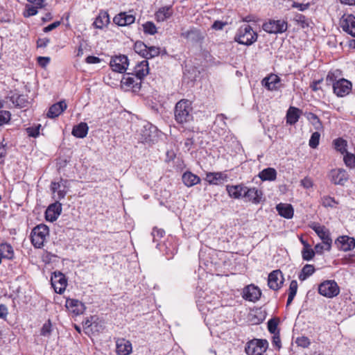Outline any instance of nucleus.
I'll list each match as a JSON object with an SVG mask.
<instances>
[{
	"label": "nucleus",
	"instance_id": "nucleus-1",
	"mask_svg": "<svg viewBox=\"0 0 355 355\" xmlns=\"http://www.w3.org/2000/svg\"><path fill=\"white\" fill-rule=\"evenodd\" d=\"M175 121L180 125L188 123L193 121L192 103L187 99H181L174 107Z\"/></svg>",
	"mask_w": 355,
	"mask_h": 355
},
{
	"label": "nucleus",
	"instance_id": "nucleus-2",
	"mask_svg": "<svg viewBox=\"0 0 355 355\" xmlns=\"http://www.w3.org/2000/svg\"><path fill=\"white\" fill-rule=\"evenodd\" d=\"M257 38L258 34L252 28L250 25L244 24L237 30L234 40L240 44L250 46L257 40Z\"/></svg>",
	"mask_w": 355,
	"mask_h": 355
},
{
	"label": "nucleus",
	"instance_id": "nucleus-3",
	"mask_svg": "<svg viewBox=\"0 0 355 355\" xmlns=\"http://www.w3.org/2000/svg\"><path fill=\"white\" fill-rule=\"evenodd\" d=\"M326 80L329 83L333 84L334 92L339 97L345 96L352 90L351 82L345 78L336 80L334 73L329 72Z\"/></svg>",
	"mask_w": 355,
	"mask_h": 355
},
{
	"label": "nucleus",
	"instance_id": "nucleus-4",
	"mask_svg": "<svg viewBox=\"0 0 355 355\" xmlns=\"http://www.w3.org/2000/svg\"><path fill=\"white\" fill-rule=\"evenodd\" d=\"M49 234V229L47 225L40 224L35 226L31 233V241L33 245L35 248H42Z\"/></svg>",
	"mask_w": 355,
	"mask_h": 355
},
{
	"label": "nucleus",
	"instance_id": "nucleus-5",
	"mask_svg": "<svg viewBox=\"0 0 355 355\" xmlns=\"http://www.w3.org/2000/svg\"><path fill=\"white\" fill-rule=\"evenodd\" d=\"M309 227L315 232L325 245V250L330 251L332 245L331 233L325 226L318 223H313Z\"/></svg>",
	"mask_w": 355,
	"mask_h": 355
},
{
	"label": "nucleus",
	"instance_id": "nucleus-6",
	"mask_svg": "<svg viewBox=\"0 0 355 355\" xmlns=\"http://www.w3.org/2000/svg\"><path fill=\"white\" fill-rule=\"evenodd\" d=\"M262 28L270 34H281L287 31L288 23L284 19H269L263 24Z\"/></svg>",
	"mask_w": 355,
	"mask_h": 355
},
{
	"label": "nucleus",
	"instance_id": "nucleus-7",
	"mask_svg": "<svg viewBox=\"0 0 355 355\" xmlns=\"http://www.w3.org/2000/svg\"><path fill=\"white\" fill-rule=\"evenodd\" d=\"M268 347L266 339H253L247 343L245 352L248 355H262Z\"/></svg>",
	"mask_w": 355,
	"mask_h": 355
},
{
	"label": "nucleus",
	"instance_id": "nucleus-8",
	"mask_svg": "<svg viewBox=\"0 0 355 355\" xmlns=\"http://www.w3.org/2000/svg\"><path fill=\"white\" fill-rule=\"evenodd\" d=\"M318 292L324 297L331 298L338 295L340 290L335 281L327 280L319 285Z\"/></svg>",
	"mask_w": 355,
	"mask_h": 355
},
{
	"label": "nucleus",
	"instance_id": "nucleus-9",
	"mask_svg": "<svg viewBox=\"0 0 355 355\" xmlns=\"http://www.w3.org/2000/svg\"><path fill=\"white\" fill-rule=\"evenodd\" d=\"M142 142L149 144L154 142L158 137V130L151 123L144 125L141 132Z\"/></svg>",
	"mask_w": 355,
	"mask_h": 355
},
{
	"label": "nucleus",
	"instance_id": "nucleus-10",
	"mask_svg": "<svg viewBox=\"0 0 355 355\" xmlns=\"http://www.w3.org/2000/svg\"><path fill=\"white\" fill-rule=\"evenodd\" d=\"M339 24L343 31L355 37V16L344 15L340 19Z\"/></svg>",
	"mask_w": 355,
	"mask_h": 355
},
{
	"label": "nucleus",
	"instance_id": "nucleus-11",
	"mask_svg": "<svg viewBox=\"0 0 355 355\" xmlns=\"http://www.w3.org/2000/svg\"><path fill=\"white\" fill-rule=\"evenodd\" d=\"M51 284L55 291L61 294L66 289L67 281L63 273L59 271L54 272L51 276Z\"/></svg>",
	"mask_w": 355,
	"mask_h": 355
},
{
	"label": "nucleus",
	"instance_id": "nucleus-12",
	"mask_svg": "<svg viewBox=\"0 0 355 355\" xmlns=\"http://www.w3.org/2000/svg\"><path fill=\"white\" fill-rule=\"evenodd\" d=\"M110 65L112 70L119 72L124 73L128 69V59L124 55H120L111 58Z\"/></svg>",
	"mask_w": 355,
	"mask_h": 355
},
{
	"label": "nucleus",
	"instance_id": "nucleus-13",
	"mask_svg": "<svg viewBox=\"0 0 355 355\" xmlns=\"http://www.w3.org/2000/svg\"><path fill=\"white\" fill-rule=\"evenodd\" d=\"M284 277L280 270L271 272L268 278V285L270 289L277 291L282 288L284 284Z\"/></svg>",
	"mask_w": 355,
	"mask_h": 355
},
{
	"label": "nucleus",
	"instance_id": "nucleus-14",
	"mask_svg": "<svg viewBox=\"0 0 355 355\" xmlns=\"http://www.w3.org/2000/svg\"><path fill=\"white\" fill-rule=\"evenodd\" d=\"M263 196V194L261 190L256 187L249 188L246 187L244 193V198H245L247 201L251 202L254 205H258L264 200Z\"/></svg>",
	"mask_w": 355,
	"mask_h": 355
},
{
	"label": "nucleus",
	"instance_id": "nucleus-15",
	"mask_svg": "<svg viewBox=\"0 0 355 355\" xmlns=\"http://www.w3.org/2000/svg\"><path fill=\"white\" fill-rule=\"evenodd\" d=\"M65 307L69 312L74 315H79L84 313L86 307L85 304L76 299L68 298L66 300Z\"/></svg>",
	"mask_w": 355,
	"mask_h": 355
},
{
	"label": "nucleus",
	"instance_id": "nucleus-16",
	"mask_svg": "<svg viewBox=\"0 0 355 355\" xmlns=\"http://www.w3.org/2000/svg\"><path fill=\"white\" fill-rule=\"evenodd\" d=\"M335 244L340 250L350 251L355 248V239L348 236H340L335 241Z\"/></svg>",
	"mask_w": 355,
	"mask_h": 355
},
{
	"label": "nucleus",
	"instance_id": "nucleus-17",
	"mask_svg": "<svg viewBox=\"0 0 355 355\" xmlns=\"http://www.w3.org/2000/svg\"><path fill=\"white\" fill-rule=\"evenodd\" d=\"M62 212V205L58 201L50 205L46 211V220L50 222H53L57 220L58 216Z\"/></svg>",
	"mask_w": 355,
	"mask_h": 355
},
{
	"label": "nucleus",
	"instance_id": "nucleus-18",
	"mask_svg": "<svg viewBox=\"0 0 355 355\" xmlns=\"http://www.w3.org/2000/svg\"><path fill=\"white\" fill-rule=\"evenodd\" d=\"M180 35L187 41L193 43L200 42L204 39V37L202 35L200 31L194 27L182 32Z\"/></svg>",
	"mask_w": 355,
	"mask_h": 355
},
{
	"label": "nucleus",
	"instance_id": "nucleus-19",
	"mask_svg": "<svg viewBox=\"0 0 355 355\" xmlns=\"http://www.w3.org/2000/svg\"><path fill=\"white\" fill-rule=\"evenodd\" d=\"M261 295V290L254 285L246 286L243 290V298L250 302L257 301Z\"/></svg>",
	"mask_w": 355,
	"mask_h": 355
},
{
	"label": "nucleus",
	"instance_id": "nucleus-20",
	"mask_svg": "<svg viewBox=\"0 0 355 355\" xmlns=\"http://www.w3.org/2000/svg\"><path fill=\"white\" fill-rule=\"evenodd\" d=\"M173 15L171 5L160 7L155 13V19L157 22H163L170 19Z\"/></svg>",
	"mask_w": 355,
	"mask_h": 355
},
{
	"label": "nucleus",
	"instance_id": "nucleus-21",
	"mask_svg": "<svg viewBox=\"0 0 355 355\" xmlns=\"http://www.w3.org/2000/svg\"><path fill=\"white\" fill-rule=\"evenodd\" d=\"M132 351V343L125 338H118L116 341V352L118 355H129Z\"/></svg>",
	"mask_w": 355,
	"mask_h": 355
},
{
	"label": "nucleus",
	"instance_id": "nucleus-22",
	"mask_svg": "<svg viewBox=\"0 0 355 355\" xmlns=\"http://www.w3.org/2000/svg\"><path fill=\"white\" fill-rule=\"evenodd\" d=\"M331 178L334 184L344 185L348 180V174L345 169H334L331 171Z\"/></svg>",
	"mask_w": 355,
	"mask_h": 355
},
{
	"label": "nucleus",
	"instance_id": "nucleus-23",
	"mask_svg": "<svg viewBox=\"0 0 355 355\" xmlns=\"http://www.w3.org/2000/svg\"><path fill=\"white\" fill-rule=\"evenodd\" d=\"M280 78L276 74H270L264 78L262 85L270 91H277L279 89Z\"/></svg>",
	"mask_w": 355,
	"mask_h": 355
},
{
	"label": "nucleus",
	"instance_id": "nucleus-24",
	"mask_svg": "<svg viewBox=\"0 0 355 355\" xmlns=\"http://www.w3.org/2000/svg\"><path fill=\"white\" fill-rule=\"evenodd\" d=\"M135 16L132 14H128L127 12H120L113 19L114 23L120 26L132 24L135 22Z\"/></svg>",
	"mask_w": 355,
	"mask_h": 355
},
{
	"label": "nucleus",
	"instance_id": "nucleus-25",
	"mask_svg": "<svg viewBox=\"0 0 355 355\" xmlns=\"http://www.w3.org/2000/svg\"><path fill=\"white\" fill-rule=\"evenodd\" d=\"M33 5L26 6L25 17H31L35 15L38 12V9L42 8L45 6V0H27Z\"/></svg>",
	"mask_w": 355,
	"mask_h": 355
},
{
	"label": "nucleus",
	"instance_id": "nucleus-26",
	"mask_svg": "<svg viewBox=\"0 0 355 355\" xmlns=\"http://www.w3.org/2000/svg\"><path fill=\"white\" fill-rule=\"evenodd\" d=\"M246 186L243 184L227 185L226 190L228 195L233 198L240 199L244 198Z\"/></svg>",
	"mask_w": 355,
	"mask_h": 355
},
{
	"label": "nucleus",
	"instance_id": "nucleus-27",
	"mask_svg": "<svg viewBox=\"0 0 355 355\" xmlns=\"http://www.w3.org/2000/svg\"><path fill=\"white\" fill-rule=\"evenodd\" d=\"M149 73L148 62L144 60L139 63L134 68L133 72L131 73L132 76L141 80Z\"/></svg>",
	"mask_w": 355,
	"mask_h": 355
},
{
	"label": "nucleus",
	"instance_id": "nucleus-28",
	"mask_svg": "<svg viewBox=\"0 0 355 355\" xmlns=\"http://www.w3.org/2000/svg\"><path fill=\"white\" fill-rule=\"evenodd\" d=\"M67 107L64 101H61L51 105L46 114L47 117L54 119L61 114Z\"/></svg>",
	"mask_w": 355,
	"mask_h": 355
},
{
	"label": "nucleus",
	"instance_id": "nucleus-29",
	"mask_svg": "<svg viewBox=\"0 0 355 355\" xmlns=\"http://www.w3.org/2000/svg\"><path fill=\"white\" fill-rule=\"evenodd\" d=\"M121 83L135 90L140 89L141 86V80L136 78L135 76H132L131 73L125 74L122 78Z\"/></svg>",
	"mask_w": 355,
	"mask_h": 355
},
{
	"label": "nucleus",
	"instance_id": "nucleus-30",
	"mask_svg": "<svg viewBox=\"0 0 355 355\" xmlns=\"http://www.w3.org/2000/svg\"><path fill=\"white\" fill-rule=\"evenodd\" d=\"M278 214L287 219L292 218L294 214V209L291 205L279 203L276 206Z\"/></svg>",
	"mask_w": 355,
	"mask_h": 355
},
{
	"label": "nucleus",
	"instance_id": "nucleus-31",
	"mask_svg": "<svg viewBox=\"0 0 355 355\" xmlns=\"http://www.w3.org/2000/svg\"><path fill=\"white\" fill-rule=\"evenodd\" d=\"M227 179V175L223 172L208 173L206 175V180L210 184H218Z\"/></svg>",
	"mask_w": 355,
	"mask_h": 355
},
{
	"label": "nucleus",
	"instance_id": "nucleus-32",
	"mask_svg": "<svg viewBox=\"0 0 355 355\" xmlns=\"http://www.w3.org/2000/svg\"><path fill=\"white\" fill-rule=\"evenodd\" d=\"M183 183L187 187H193L200 182V178L190 171H186L182 176Z\"/></svg>",
	"mask_w": 355,
	"mask_h": 355
},
{
	"label": "nucleus",
	"instance_id": "nucleus-33",
	"mask_svg": "<svg viewBox=\"0 0 355 355\" xmlns=\"http://www.w3.org/2000/svg\"><path fill=\"white\" fill-rule=\"evenodd\" d=\"M302 111L297 107H290L286 113V123L290 125L295 124L299 119Z\"/></svg>",
	"mask_w": 355,
	"mask_h": 355
},
{
	"label": "nucleus",
	"instance_id": "nucleus-34",
	"mask_svg": "<svg viewBox=\"0 0 355 355\" xmlns=\"http://www.w3.org/2000/svg\"><path fill=\"white\" fill-rule=\"evenodd\" d=\"M89 130L87 124L85 122H81L77 125H75L72 130V135L77 138H85Z\"/></svg>",
	"mask_w": 355,
	"mask_h": 355
},
{
	"label": "nucleus",
	"instance_id": "nucleus-35",
	"mask_svg": "<svg viewBox=\"0 0 355 355\" xmlns=\"http://www.w3.org/2000/svg\"><path fill=\"white\" fill-rule=\"evenodd\" d=\"M10 101L15 105V107L23 108L28 105L29 101L27 96L24 94L12 95L10 97Z\"/></svg>",
	"mask_w": 355,
	"mask_h": 355
},
{
	"label": "nucleus",
	"instance_id": "nucleus-36",
	"mask_svg": "<svg viewBox=\"0 0 355 355\" xmlns=\"http://www.w3.org/2000/svg\"><path fill=\"white\" fill-rule=\"evenodd\" d=\"M110 23V17L107 12H100L98 17L96 18L94 26L98 29H102L104 26Z\"/></svg>",
	"mask_w": 355,
	"mask_h": 355
},
{
	"label": "nucleus",
	"instance_id": "nucleus-37",
	"mask_svg": "<svg viewBox=\"0 0 355 355\" xmlns=\"http://www.w3.org/2000/svg\"><path fill=\"white\" fill-rule=\"evenodd\" d=\"M259 177L262 181H274L277 178V171L275 168L268 167L262 170L259 173Z\"/></svg>",
	"mask_w": 355,
	"mask_h": 355
},
{
	"label": "nucleus",
	"instance_id": "nucleus-38",
	"mask_svg": "<svg viewBox=\"0 0 355 355\" xmlns=\"http://www.w3.org/2000/svg\"><path fill=\"white\" fill-rule=\"evenodd\" d=\"M0 256L4 259L12 260L14 258V250L12 245L4 243L0 244Z\"/></svg>",
	"mask_w": 355,
	"mask_h": 355
},
{
	"label": "nucleus",
	"instance_id": "nucleus-39",
	"mask_svg": "<svg viewBox=\"0 0 355 355\" xmlns=\"http://www.w3.org/2000/svg\"><path fill=\"white\" fill-rule=\"evenodd\" d=\"M304 115L307 120L311 123L316 130H320L322 129L323 126L322 121L316 114L312 112H306Z\"/></svg>",
	"mask_w": 355,
	"mask_h": 355
},
{
	"label": "nucleus",
	"instance_id": "nucleus-40",
	"mask_svg": "<svg viewBox=\"0 0 355 355\" xmlns=\"http://www.w3.org/2000/svg\"><path fill=\"white\" fill-rule=\"evenodd\" d=\"M315 272V268L313 265L306 264L302 269L301 272L299 274V279L301 281H304L309 277L312 275Z\"/></svg>",
	"mask_w": 355,
	"mask_h": 355
},
{
	"label": "nucleus",
	"instance_id": "nucleus-41",
	"mask_svg": "<svg viewBox=\"0 0 355 355\" xmlns=\"http://www.w3.org/2000/svg\"><path fill=\"white\" fill-rule=\"evenodd\" d=\"M51 189L55 193H57V198L61 200L64 198L67 195V189H63L62 187L56 182H52L51 184Z\"/></svg>",
	"mask_w": 355,
	"mask_h": 355
},
{
	"label": "nucleus",
	"instance_id": "nucleus-42",
	"mask_svg": "<svg viewBox=\"0 0 355 355\" xmlns=\"http://www.w3.org/2000/svg\"><path fill=\"white\" fill-rule=\"evenodd\" d=\"M297 282L296 280H292L290 283L289 288H288V296L286 302V306H288L293 302L295 296L296 295L297 291Z\"/></svg>",
	"mask_w": 355,
	"mask_h": 355
},
{
	"label": "nucleus",
	"instance_id": "nucleus-43",
	"mask_svg": "<svg viewBox=\"0 0 355 355\" xmlns=\"http://www.w3.org/2000/svg\"><path fill=\"white\" fill-rule=\"evenodd\" d=\"M293 19L296 22V24L302 28H305L309 26V19L302 14H295Z\"/></svg>",
	"mask_w": 355,
	"mask_h": 355
},
{
	"label": "nucleus",
	"instance_id": "nucleus-44",
	"mask_svg": "<svg viewBox=\"0 0 355 355\" xmlns=\"http://www.w3.org/2000/svg\"><path fill=\"white\" fill-rule=\"evenodd\" d=\"M147 47L148 46L143 42L137 41L134 45V50L137 53L139 54L143 58H145V56L148 55L146 51Z\"/></svg>",
	"mask_w": 355,
	"mask_h": 355
},
{
	"label": "nucleus",
	"instance_id": "nucleus-45",
	"mask_svg": "<svg viewBox=\"0 0 355 355\" xmlns=\"http://www.w3.org/2000/svg\"><path fill=\"white\" fill-rule=\"evenodd\" d=\"M334 148L337 151L343 154L347 152V141L342 139L338 138L334 141Z\"/></svg>",
	"mask_w": 355,
	"mask_h": 355
},
{
	"label": "nucleus",
	"instance_id": "nucleus-46",
	"mask_svg": "<svg viewBox=\"0 0 355 355\" xmlns=\"http://www.w3.org/2000/svg\"><path fill=\"white\" fill-rule=\"evenodd\" d=\"M277 326L278 320L277 318H271L268 321V329L270 334H275L279 333Z\"/></svg>",
	"mask_w": 355,
	"mask_h": 355
},
{
	"label": "nucleus",
	"instance_id": "nucleus-47",
	"mask_svg": "<svg viewBox=\"0 0 355 355\" xmlns=\"http://www.w3.org/2000/svg\"><path fill=\"white\" fill-rule=\"evenodd\" d=\"M144 31L149 35H155L157 33V28L152 21H147L143 24Z\"/></svg>",
	"mask_w": 355,
	"mask_h": 355
},
{
	"label": "nucleus",
	"instance_id": "nucleus-48",
	"mask_svg": "<svg viewBox=\"0 0 355 355\" xmlns=\"http://www.w3.org/2000/svg\"><path fill=\"white\" fill-rule=\"evenodd\" d=\"M344 156V162L349 168H355V155L352 153L346 152Z\"/></svg>",
	"mask_w": 355,
	"mask_h": 355
},
{
	"label": "nucleus",
	"instance_id": "nucleus-49",
	"mask_svg": "<svg viewBox=\"0 0 355 355\" xmlns=\"http://www.w3.org/2000/svg\"><path fill=\"white\" fill-rule=\"evenodd\" d=\"M315 252L314 250L311 249L310 247L307 248H303L302 250V257L304 261H310L315 256Z\"/></svg>",
	"mask_w": 355,
	"mask_h": 355
},
{
	"label": "nucleus",
	"instance_id": "nucleus-50",
	"mask_svg": "<svg viewBox=\"0 0 355 355\" xmlns=\"http://www.w3.org/2000/svg\"><path fill=\"white\" fill-rule=\"evenodd\" d=\"M320 137V134L318 132H313L309 139V146L312 148H315L319 144Z\"/></svg>",
	"mask_w": 355,
	"mask_h": 355
},
{
	"label": "nucleus",
	"instance_id": "nucleus-51",
	"mask_svg": "<svg viewBox=\"0 0 355 355\" xmlns=\"http://www.w3.org/2000/svg\"><path fill=\"white\" fill-rule=\"evenodd\" d=\"M164 234H165V232L164 230L154 227L153 229V232L151 233L153 242L157 243L159 241V239H160L161 238H162L164 236Z\"/></svg>",
	"mask_w": 355,
	"mask_h": 355
},
{
	"label": "nucleus",
	"instance_id": "nucleus-52",
	"mask_svg": "<svg viewBox=\"0 0 355 355\" xmlns=\"http://www.w3.org/2000/svg\"><path fill=\"white\" fill-rule=\"evenodd\" d=\"M146 51L148 53V55L145 56L144 58L146 59H150L156 56H158L160 53L159 48L156 46L147 47Z\"/></svg>",
	"mask_w": 355,
	"mask_h": 355
},
{
	"label": "nucleus",
	"instance_id": "nucleus-53",
	"mask_svg": "<svg viewBox=\"0 0 355 355\" xmlns=\"http://www.w3.org/2000/svg\"><path fill=\"white\" fill-rule=\"evenodd\" d=\"M322 203L326 207H334L338 204L336 200L330 196H324L322 198Z\"/></svg>",
	"mask_w": 355,
	"mask_h": 355
},
{
	"label": "nucleus",
	"instance_id": "nucleus-54",
	"mask_svg": "<svg viewBox=\"0 0 355 355\" xmlns=\"http://www.w3.org/2000/svg\"><path fill=\"white\" fill-rule=\"evenodd\" d=\"M295 343L298 346H300V347L306 348V347H308L310 345L311 342H310V340H309V338L308 337H306V336H300V337H297L296 338Z\"/></svg>",
	"mask_w": 355,
	"mask_h": 355
},
{
	"label": "nucleus",
	"instance_id": "nucleus-55",
	"mask_svg": "<svg viewBox=\"0 0 355 355\" xmlns=\"http://www.w3.org/2000/svg\"><path fill=\"white\" fill-rule=\"evenodd\" d=\"M51 333V321L49 320L46 322H45L40 331V334L43 336H49Z\"/></svg>",
	"mask_w": 355,
	"mask_h": 355
},
{
	"label": "nucleus",
	"instance_id": "nucleus-56",
	"mask_svg": "<svg viewBox=\"0 0 355 355\" xmlns=\"http://www.w3.org/2000/svg\"><path fill=\"white\" fill-rule=\"evenodd\" d=\"M11 114L10 112L0 110V125L7 123L10 120Z\"/></svg>",
	"mask_w": 355,
	"mask_h": 355
},
{
	"label": "nucleus",
	"instance_id": "nucleus-57",
	"mask_svg": "<svg viewBox=\"0 0 355 355\" xmlns=\"http://www.w3.org/2000/svg\"><path fill=\"white\" fill-rule=\"evenodd\" d=\"M40 125H39L37 127H29L26 128V132L28 135V136L32 137H37L39 135V129H40Z\"/></svg>",
	"mask_w": 355,
	"mask_h": 355
},
{
	"label": "nucleus",
	"instance_id": "nucleus-58",
	"mask_svg": "<svg viewBox=\"0 0 355 355\" xmlns=\"http://www.w3.org/2000/svg\"><path fill=\"white\" fill-rule=\"evenodd\" d=\"M310 6L309 3H300L295 1H293L292 4V8H297L300 11H304L307 10Z\"/></svg>",
	"mask_w": 355,
	"mask_h": 355
},
{
	"label": "nucleus",
	"instance_id": "nucleus-59",
	"mask_svg": "<svg viewBox=\"0 0 355 355\" xmlns=\"http://www.w3.org/2000/svg\"><path fill=\"white\" fill-rule=\"evenodd\" d=\"M60 25V21H56L48 25L47 26L44 27L43 28V31L44 33L50 32V31H53V29L56 28L57 27H58Z\"/></svg>",
	"mask_w": 355,
	"mask_h": 355
},
{
	"label": "nucleus",
	"instance_id": "nucleus-60",
	"mask_svg": "<svg viewBox=\"0 0 355 355\" xmlns=\"http://www.w3.org/2000/svg\"><path fill=\"white\" fill-rule=\"evenodd\" d=\"M49 42L50 40L49 38H39L37 40V48H44Z\"/></svg>",
	"mask_w": 355,
	"mask_h": 355
},
{
	"label": "nucleus",
	"instance_id": "nucleus-61",
	"mask_svg": "<svg viewBox=\"0 0 355 355\" xmlns=\"http://www.w3.org/2000/svg\"><path fill=\"white\" fill-rule=\"evenodd\" d=\"M272 343L277 349L281 348V340H280L279 333L273 334Z\"/></svg>",
	"mask_w": 355,
	"mask_h": 355
},
{
	"label": "nucleus",
	"instance_id": "nucleus-62",
	"mask_svg": "<svg viewBox=\"0 0 355 355\" xmlns=\"http://www.w3.org/2000/svg\"><path fill=\"white\" fill-rule=\"evenodd\" d=\"M85 61L87 64H97L101 62V60L98 57L89 55L86 58Z\"/></svg>",
	"mask_w": 355,
	"mask_h": 355
},
{
	"label": "nucleus",
	"instance_id": "nucleus-63",
	"mask_svg": "<svg viewBox=\"0 0 355 355\" xmlns=\"http://www.w3.org/2000/svg\"><path fill=\"white\" fill-rule=\"evenodd\" d=\"M227 24L220 21H216L211 26V28L214 30L219 31L222 30Z\"/></svg>",
	"mask_w": 355,
	"mask_h": 355
},
{
	"label": "nucleus",
	"instance_id": "nucleus-64",
	"mask_svg": "<svg viewBox=\"0 0 355 355\" xmlns=\"http://www.w3.org/2000/svg\"><path fill=\"white\" fill-rule=\"evenodd\" d=\"M8 314V308L5 304H0V318L4 319Z\"/></svg>",
	"mask_w": 355,
	"mask_h": 355
}]
</instances>
